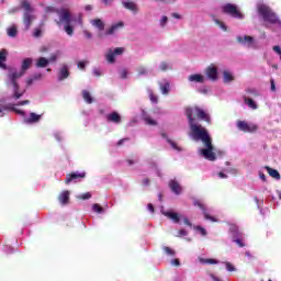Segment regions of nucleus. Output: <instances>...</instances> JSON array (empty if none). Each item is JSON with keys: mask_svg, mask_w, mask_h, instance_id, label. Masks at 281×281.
I'll use <instances>...</instances> for the list:
<instances>
[{"mask_svg": "<svg viewBox=\"0 0 281 281\" xmlns=\"http://www.w3.org/2000/svg\"><path fill=\"white\" fill-rule=\"evenodd\" d=\"M258 13L267 23H271V25H276L278 23L279 25H281L280 19H278V15L272 12L271 8H269L268 5L260 4L258 7Z\"/></svg>", "mask_w": 281, "mask_h": 281, "instance_id": "nucleus-3", "label": "nucleus"}, {"mask_svg": "<svg viewBox=\"0 0 281 281\" xmlns=\"http://www.w3.org/2000/svg\"><path fill=\"white\" fill-rule=\"evenodd\" d=\"M56 60H58V56L57 55H52L48 59V63H56Z\"/></svg>", "mask_w": 281, "mask_h": 281, "instance_id": "nucleus-53", "label": "nucleus"}, {"mask_svg": "<svg viewBox=\"0 0 281 281\" xmlns=\"http://www.w3.org/2000/svg\"><path fill=\"white\" fill-rule=\"evenodd\" d=\"M87 67V61H79L78 69H85Z\"/></svg>", "mask_w": 281, "mask_h": 281, "instance_id": "nucleus-50", "label": "nucleus"}, {"mask_svg": "<svg viewBox=\"0 0 281 281\" xmlns=\"http://www.w3.org/2000/svg\"><path fill=\"white\" fill-rule=\"evenodd\" d=\"M266 170L272 179H280V172L271 167H266Z\"/></svg>", "mask_w": 281, "mask_h": 281, "instance_id": "nucleus-27", "label": "nucleus"}, {"mask_svg": "<svg viewBox=\"0 0 281 281\" xmlns=\"http://www.w3.org/2000/svg\"><path fill=\"white\" fill-rule=\"evenodd\" d=\"M226 270L227 271H236V268L231 262H226Z\"/></svg>", "mask_w": 281, "mask_h": 281, "instance_id": "nucleus-47", "label": "nucleus"}, {"mask_svg": "<svg viewBox=\"0 0 281 281\" xmlns=\"http://www.w3.org/2000/svg\"><path fill=\"white\" fill-rule=\"evenodd\" d=\"M31 66H32V58H25L22 61V67H21L22 70L20 72L12 71L8 75L9 82H7V87H12L13 89L12 98L14 100H21V98H23V95L25 94V90H21V87L19 86V82L16 80H19V78H21L23 74H25V71L30 69Z\"/></svg>", "mask_w": 281, "mask_h": 281, "instance_id": "nucleus-2", "label": "nucleus"}, {"mask_svg": "<svg viewBox=\"0 0 281 281\" xmlns=\"http://www.w3.org/2000/svg\"><path fill=\"white\" fill-rule=\"evenodd\" d=\"M70 192L65 190V191H61L59 193V195L57 196V201H59L60 205H69V196H70Z\"/></svg>", "mask_w": 281, "mask_h": 281, "instance_id": "nucleus-11", "label": "nucleus"}, {"mask_svg": "<svg viewBox=\"0 0 281 281\" xmlns=\"http://www.w3.org/2000/svg\"><path fill=\"white\" fill-rule=\"evenodd\" d=\"M92 210L97 214H102V212H104V209L98 203L92 205Z\"/></svg>", "mask_w": 281, "mask_h": 281, "instance_id": "nucleus-36", "label": "nucleus"}, {"mask_svg": "<svg viewBox=\"0 0 281 281\" xmlns=\"http://www.w3.org/2000/svg\"><path fill=\"white\" fill-rule=\"evenodd\" d=\"M168 23V16L164 15L162 19L160 20V25L164 27Z\"/></svg>", "mask_w": 281, "mask_h": 281, "instance_id": "nucleus-51", "label": "nucleus"}, {"mask_svg": "<svg viewBox=\"0 0 281 281\" xmlns=\"http://www.w3.org/2000/svg\"><path fill=\"white\" fill-rule=\"evenodd\" d=\"M59 21L64 23V30L68 36H74V26L71 25V13L67 9L59 12Z\"/></svg>", "mask_w": 281, "mask_h": 281, "instance_id": "nucleus-5", "label": "nucleus"}, {"mask_svg": "<svg viewBox=\"0 0 281 281\" xmlns=\"http://www.w3.org/2000/svg\"><path fill=\"white\" fill-rule=\"evenodd\" d=\"M143 186H150V179L145 178V179L143 180Z\"/></svg>", "mask_w": 281, "mask_h": 281, "instance_id": "nucleus-60", "label": "nucleus"}, {"mask_svg": "<svg viewBox=\"0 0 281 281\" xmlns=\"http://www.w3.org/2000/svg\"><path fill=\"white\" fill-rule=\"evenodd\" d=\"M237 43H239L240 45H245V43H247V35L243 36H237Z\"/></svg>", "mask_w": 281, "mask_h": 281, "instance_id": "nucleus-43", "label": "nucleus"}, {"mask_svg": "<svg viewBox=\"0 0 281 281\" xmlns=\"http://www.w3.org/2000/svg\"><path fill=\"white\" fill-rule=\"evenodd\" d=\"M26 85H27V87H32V85H34V78H29L26 80Z\"/></svg>", "mask_w": 281, "mask_h": 281, "instance_id": "nucleus-58", "label": "nucleus"}, {"mask_svg": "<svg viewBox=\"0 0 281 281\" xmlns=\"http://www.w3.org/2000/svg\"><path fill=\"white\" fill-rule=\"evenodd\" d=\"M223 76H224V82H233L234 80V75H232V72H229L228 70H224L223 71Z\"/></svg>", "mask_w": 281, "mask_h": 281, "instance_id": "nucleus-29", "label": "nucleus"}, {"mask_svg": "<svg viewBox=\"0 0 281 281\" xmlns=\"http://www.w3.org/2000/svg\"><path fill=\"white\" fill-rule=\"evenodd\" d=\"M7 34L11 38H14L16 36V34H19V31L16 30V26H11L8 29Z\"/></svg>", "mask_w": 281, "mask_h": 281, "instance_id": "nucleus-32", "label": "nucleus"}, {"mask_svg": "<svg viewBox=\"0 0 281 281\" xmlns=\"http://www.w3.org/2000/svg\"><path fill=\"white\" fill-rule=\"evenodd\" d=\"M186 115L189 120L190 137H192L194 142H202L205 146V148L200 150L201 155H203L204 159H207L209 161H216V154L214 153V145H212V137L205 127L194 122L195 116L198 120H203L210 124V115L199 106L187 108Z\"/></svg>", "mask_w": 281, "mask_h": 281, "instance_id": "nucleus-1", "label": "nucleus"}, {"mask_svg": "<svg viewBox=\"0 0 281 281\" xmlns=\"http://www.w3.org/2000/svg\"><path fill=\"white\" fill-rule=\"evenodd\" d=\"M205 74L209 80H212L213 82L218 80V69L216 67L209 66L205 70Z\"/></svg>", "mask_w": 281, "mask_h": 281, "instance_id": "nucleus-10", "label": "nucleus"}, {"mask_svg": "<svg viewBox=\"0 0 281 281\" xmlns=\"http://www.w3.org/2000/svg\"><path fill=\"white\" fill-rule=\"evenodd\" d=\"M93 76H95L97 78H100V76H102V71H100V69H94Z\"/></svg>", "mask_w": 281, "mask_h": 281, "instance_id": "nucleus-54", "label": "nucleus"}, {"mask_svg": "<svg viewBox=\"0 0 281 281\" xmlns=\"http://www.w3.org/2000/svg\"><path fill=\"white\" fill-rule=\"evenodd\" d=\"M161 214H164V216L170 218V221H173L175 223H180L181 221V218L179 217V213H175L172 211H161Z\"/></svg>", "mask_w": 281, "mask_h": 281, "instance_id": "nucleus-13", "label": "nucleus"}, {"mask_svg": "<svg viewBox=\"0 0 281 281\" xmlns=\"http://www.w3.org/2000/svg\"><path fill=\"white\" fill-rule=\"evenodd\" d=\"M237 128L239 131H244V133H247V122L245 121H238L237 122Z\"/></svg>", "mask_w": 281, "mask_h": 281, "instance_id": "nucleus-33", "label": "nucleus"}, {"mask_svg": "<svg viewBox=\"0 0 281 281\" xmlns=\"http://www.w3.org/2000/svg\"><path fill=\"white\" fill-rule=\"evenodd\" d=\"M85 177H87L86 172H71L66 176L65 183L67 186H69V183H71V181L76 182V181H78V179H85Z\"/></svg>", "mask_w": 281, "mask_h": 281, "instance_id": "nucleus-9", "label": "nucleus"}, {"mask_svg": "<svg viewBox=\"0 0 281 281\" xmlns=\"http://www.w3.org/2000/svg\"><path fill=\"white\" fill-rule=\"evenodd\" d=\"M201 261L204 262V265H218L216 259H202Z\"/></svg>", "mask_w": 281, "mask_h": 281, "instance_id": "nucleus-38", "label": "nucleus"}, {"mask_svg": "<svg viewBox=\"0 0 281 281\" xmlns=\"http://www.w3.org/2000/svg\"><path fill=\"white\" fill-rule=\"evenodd\" d=\"M21 8L25 10L23 14V23L26 30H29L30 27H32V23L36 20V15L32 14V12H34V9L32 8V4H30V1L27 0L21 1Z\"/></svg>", "mask_w": 281, "mask_h": 281, "instance_id": "nucleus-4", "label": "nucleus"}, {"mask_svg": "<svg viewBox=\"0 0 281 281\" xmlns=\"http://www.w3.org/2000/svg\"><path fill=\"white\" fill-rule=\"evenodd\" d=\"M148 95L153 104H157L159 102V98L157 97V94H155V92H153V90H148Z\"/></svg>", "mask_w": 281, "mask_h": 281, "instance_id": "nucleus-31", "label": "nucleus"}, {"mask_svg": "<svg viewBox=\"0 0 281 281\" xmlns=\"http://www.w3.org/2000/svg\"><path fill=\"white\" fill-rule=\"evenodd\" d=\"M189 82H200V83H203V82H205V77H203V75L193 74V75L189 76Z\"/></svg>", "mask_w": 281, "mask_h": 281, "instance_id": "nucleus-21", "label": "nucleus"}, {"mask_svg": "<svg viewBox=\"0 0 281 281\" xmlns=\"http://www.w3.org/2000/svg\"><path fill=\"white\" fill-rule=\"evenodd\" d=\"M162 251H165L167 256H171V257H175V254H176L175 250L168 246H164Z\"/></svg>", "mask_w": 281, "mask_h": 281, "instance_id": "nucleus-35", "label": "nucleus"}, {"mask_svg": "<svg viewBox=\"0 0 281 281\" xmlns=\"http://www.w3.org/2000/svg\"><path fill=\"white\" fill-rule=\"evenodd\" d=\"M105 60L110 65H113L115 63V53H113V49H109L108 53L105 54Z\"/></svg>", "mask_w": 281, "mask_h": 281, "instance_id": "nucleus-24", "label": "nucleus"}, {"mask_svg": "<svg viewBox=\"0 0 281 281\" xmlns=\"http://www.w3.org/2000/svg\"><path fill=\"white\" fill-rule=\"evenodd\" d=\"M270 85H271L270 87L271 91H276V80L271 79Z\"/></svg>", "mask_w": 281, "mask_h": 281, "instance_id": "nucleus-57", "label": "nucleus"}, {"mask_svg": "<svg viewBox=\"0 0 281 281\" xmlns=\"http://www.w3.org/2000/svg\"><path fill=\"white\" fill-rule=\"evenodd\" d=\"M147 210H149L151 214H155V206L153 205V203L147 204Z\"/></svg>", "mask_w": 281, "mask_h": 281, "instance_id": "nucleus-52", "label": "nucleus"}, {"mask_svg": "<svg viewBox=\"0 0 281 281\" xmlns=\"http://www.w3.org/2000/svg\"><path fill=\"white\" fill-rule=\"evenodd\" d=\"M106 120L113 124H120L122 122V116H120V113L117 112H112L106 115Z\"/></svg>", "mask_w": 281, "mask_h": 281, "instance_id": "nucleus-15", "label": "nucleus"}, {"mask_svg": "<svg viewBox=\"0 0 281 281\" xmlns=\"http://www.w3.org/2000/svg\"><path fill=\"white\" fill-rule=\"evenodd\" d=\"M131 138L126 137V138H122L116 143V146H123L124 142H128Z\"/></svg>", "mask_w": 281, "mask_h": 281, "instance_id": "nucleus-49", "label": "nucleus"}, {"mask_svg": "<svg viewBox=\"0 0 281 281\" xmlns=\"http://www.w3.org/2000/svg\"><path fill=\"white\" fill-rule=\"evenodd\" d=\"M42 77H43V75L36 74V75L33 76V79L34 80H41Z\"/></svg>", "mask_w": 281, "mask_h": 281, "instance_id": "nucleus-63", "label": "nucleus"}, {"mask_svg": "<svg viewBox=\"0 0 281 281\" xmlns=\"http://www.w3.org/2000/svg\"><path fill=\"white\" fill-rule=\"evenodd\" d=\"M122 5L125 8V10H130V12H134V14H137V12H139V8L137 7V3L131 0L123 1Z\"/></svg>", "mask_w": 281, "mask_h": 281, "instance_id": "nucleus-12", "label": "nucleus"}, {"mask_svg": "<svg viewBox=\"0 0 281 281\" xmlns=\"http://www.w3.org/2000/svg\"><path fill=\"white\" fill-rule=\"evenodd\" d=\"M25 104H30V100L20 101L18 106H25Z\"/></svg>", "mask_w": 281, "mask_h": 281, "instance_id": "nucleus-56", "label": "nucleus"}, {"mask_svg": "<svg viewBox=\"0 0 281 281\" xmlns=\"http://www.w3.org/2000/svg\"><path fill=\"white\" fill-rule=\"evenodd\" d=\"M42 34H43V31H41V29H35L33 32V36L35 38H41Z\"/></svg>", "mask_w": 281, "mask_h": 281, "instance_id": "nucleus-42", "label": "nucleus"}, {"mask_svg": "<svg viewBox=\"0 0 281 281\" xmlns=\"http://www.w3.org/2000/svg\"><path fill=\"white\" fill-rule=\"evenodd\" d=\"M247 47L250 49H258L260 45L258 44V41H256L252 36H247Z\"/></svg>", "mask_w": 281, "mask_h": 281, "instance_id": "nucleus-20", "label": "nucleus"}, {"mask_svg": "<svg viewBox=\"0 0 281 281\" xmlns=\"http://www.w3.org/2000/svg\"><path fill=\"white\" fill-rule=\"evenodd\" d=\"M179 238L183 237V236H188V231L186 229H180L178 232V235H177Z\"/></svg>", "mask_w": 281, "mask_h": 281, "instance_id": "nucleus-46", "label": "nucleus"}, {"mask_svg": "<svg viewBox=\"0 0 281 281\" xmlns=\"http://www.w3.org/2000/svg\"><path fill=\"white\" fill-rule=\"evenodd\" d=\"M113 54H114V56H122V54H124V48H122V47H116V48L113 50Z\"/></svg>", "mask_w": 281, "mask_h": 281, "instance_id": "nucleus-41", "label": "nucleus"}, {"mask_svg": "<svg viewBox=\"0 0 281 281\" xmlns=\"http://www.w3.org/2000/svg\"><path fill=\"white\" fill-rule=\"evenodd\" d=\"M143 120L148 126H157V121L153 120L149 115H145Z\"/></svg>", "mask_w": 281, "mask_h": 281, "instance_id": "nucleus-30", "label": "nucleus"}, {"mask_svg": "<svg viewBox=\"0 0 281 281\" xmlns=\"http://www.w3.org/2000/svg\"><path fill=\"white\" fill-rule=\"evenodd\" d=\"M168 144H170L171 148H173V150H178L181 151V147L177 146V143H175V140L172 139H167Z\"/></svg>", "mask_w": 281, "mask_h": 281, "instance_id": "nucleus-37", "label": "nucleus"}, {"mask_svg": "<svg viewBox=\"0 0 281 281\" xmlns=\"http://www.w3.org/2000/svg\"><path fill=\"white\" fill-rule=\"evenodd\" d=\"M193 205H195V207H199L200 210H202L203 214H204V218L206 221H212V223H216V217L209 215L207 210L205 209V204H203L200 200H194L193 201Z\"/></svg>", "mask_w": 281, "mask_h": 281, "instance_id": "nucleus-8", "label": "nucleus"}, {"mask_svg": "<svg viewBox=\"0 0 281 281\" xmlns=\"http://www.w3.org/2000/svg\"><path fill=\"white\" fill-rule=\"evenodd\" d=\"M223 14H227L228 16H232L233 19H245V15L240 12L238 7L233 3H226L222 7Z\"/></svg>", "mask_w": 281, "mask_h": 281, "instance_id": "nucleus-6", "label": "nucleus"}, {"mask_svg": "<svg viewBox=\"0 0 281 281\" xmlns=\"http://www.w3.org/2000/svg\"><path fill=\"white\" fill-rule=\"evenodd\" d=\"M169 188L173 194H181V184L177 180H170Z\"/></svg>", "mask_w": 281, "mask_h": 281, "instance_id": "nucleus-18", "label": "nucleus"}, {"mask_svg": "<svg viewBox=\"0 0 281 281\" xmlns=\"http://www.w3.org/2000/svg\"><path fill=\"white\" fill-rule=\"evenodd\" d=\"M119 27H124V22H119L116 24H112L110 29L105 31V36H111L117 32Z\"/></svg>", "mask_w": 281, "mask_h": 281, "instance_id": "nucleus-19", "label": "nucleus"}, {"mask_svg": "<svg viewBox=\"0 0 281 281\" xmlns=\"http://www.w3.org/2000/svg\"><path fill=\"white\" fill-rule=\"evenodd\" d=\"M195 229H198V232H200L203 236H207V231H205V228L196 226Z\"/></svg>", "mask_w": 281, "mask_h": 281, "instance_id": "nucleus-45", "label": "nucleus"}, {"mask_svg": "<svg viewBox=\"0 0 281 281\" xmlns=\"http://www.w3.org/2000/svg\"><path fill=\"white\" fill-rule=\"evenodd\" d=\"M159 89L162 95H168V93H170V82L166 81L165 83H159Z\"/></svg>", "mask_w": 281, "mask_h": 281, "instance_id": "nucleus-23", "label": "nucleus"}, {"mask_svg": "<svg viewBox=\"0 0 281 281\" xmlns=\"http://www.w3.org/2000/svg\"><path fill=\"white\" fill-rule=\"evenodd\" d=\"M126 76H128V72L126 71V69H123L122 71H121V78H126Z\"/></svg>", "mask_w": 281, "mask_h": 281, "instance_id": "nucleus-59", "label": "nucleus"}, {"mask_svg": "<svg viewBox=\"0 0 281 281\" xmlns=\"http://www.w3.org/2000/svg\"><path fill=\"white\" fill-rule=\"evenodd\" d=\"M91 25L93 27H97V30H99V32H104V27H105V24H104V21H102V19H93L90 21Z\"/></svg>", "mask_w": 281, "mask_h": 281, "instance_id": "nucleus-17", "label": "nucleus"}, {"mask_svg": "<svg viewBox=\"0 0 281 281\" xmlns=\"http://www.w3.org/2000/svg\"><path fill=\"white\" fill-rule=\"evenodd\" d=\"M45 12L49 13V12H56V8L54 7H46L45 8Z\"/></svg>", "mask_w": 281, "mask_h": 281, "instance_id": "nucleus-55", "label": "nucleus"}, {"mask_svg": "<svg viewBox=\"0 0 281 281\" xmlns=\"http://www.w3.org/2000/svg\"><path fill=\"white\" fill-rule=\"evenodd\" d=\"M82 98L87 104H93V97H91V92H89V90L82 91Z\"/></svg>", "mask_w": 281, "mask_h": 281, "instance_id": "nucleus-26", "label": "nucleus"}, {"mask_svg": "<svg viewBox=\"0 0 281 281\" xmlns=\"http://www.w3.org/2000/svg\"><path fill=\"white\" fill-rule=\"evenodd\" d=\"M258 131V125L254 123H248L247 124V132L248 133H256Z\"/></svg>", "mask_w": 281, "mask_h": 281, "instance_id": "nucleus-34", "label": "nucleus"}, {"mask_svg": "<svg viewBox=\"0 0 281 281\" xmlns=\"http://www.w3.org/2000/svg\"><path fill=\"white\" fill-rule=\"evenodd\" d=\"M69 78V67L67 65H64L58 72V80L59 82H63V80H67Z\"/></svg>", "mask_w": 281, "mask_h": 281, "instance_id": "nucleus-14", "label": "nucleus"}, {"mask_svg": "<svg viewBox=\"0 0 281 281\" xmlns=\"http://www.w3.org/2000/svg\"><path fill=\"white\" fill-rule=\"evenodd\" d=\"M85 36L87 37V38H92V34H91V32H89V31H85Z\"/></svg>", "mask_w": 281, "mask_h": 281, "instance_id": "nucleus-64", "label": "nucleus"}, {"mask_svg": "<svg viewBox=\"0 0 281 281\" xmlns=\"http://www.w3.org/2000/svg\"><path fill=\"white\" fill-rule=\"evenodd\" d=\"M104 5H111L113 3V0H101Z\"/></svg>", "mask_w": 281, "mask_h": 281, "instance_id": "nucleus-62", "label": "nucleus"}, {"mask_svg": "<svg viewBox=\"0 0 281 281\" xmlns=\"http://www.w3.org/2000/svg\"><path fill=\"white\" fill-rule=\"evenodd\" d=\"M47 65H49V59H47V58H45V57H40V58L37 59L36 67H37L38 69L45 68V67H47Z\"/></svg>", "mask_w": 281, "mask_h": 281, "instance_id": "nucleus-25", "label": "nucleus"}, {"mask_svg": "<svg viewBox=\"0 0 281 281\" xmlns=\"http://www.w3.org/2000/svg\"><path fill=\"white\" fill-rule=\"evenodd\" d=\"M78 199H80L81 201H87L91 199V194L89 192L82 193L81 195L78 196Z\"/></svg>", "mask_w": 281, "mask_h": 281, "instance_id": "nucleus-40", "label": "nucleus"}, {"mask_svg": "<svg viewBox=\"0 0 281 281\" xmlns=\"http://www.w3.org/2000/svg\"><path fill=\"white\" fill-rule=\"evenodd\" d=\"M231 234L233 238V243H236L238 247H245V244L243 243V234L238 231V227L233 226L231 227Z\"/></svg>", "mask_w": 281, "mask_h": 281, "instance_id": "nucleus-7", "label": "nucleus"}, {"mask_svg": "<svg viewBox=\"0 0 281 281\" xmlns=\"http://www.w3.org/2000/svg\"><path fill=\"white\" fill-rule=\"evenodd\" d=\"M138 76H146L148 71L144 67H138L137 68Z\"/></svg>", "mask_w": 281, "mask_h": 281, "instance_id": "nucleus-44", "label": "nucleus"}, {"mask_svg": "<svg viewBox=\"0 0 281 281\" xmlns=\"http://www.w3.org/2000/svg\"><path fill=\"white\" fill-rule=\"evenodd\" d=\"M41 117H43V115L31 112L30 117L25 119L24 122L26 124H36L37 122H41Z\"/></svg>", "mask_w": 281, "mask_h": 281, "instance_id": "nucleus-16", "label": "nucleus"}, {"mask_svg": "<svg viewBox=\"0 0 281 281\" xmlns=\"http://www.w3.org/2000/svg\"><path fill=\"white\" fill-rule=\"evenodd\" d=\"M247 106L251 109V111L258 110V103L251 98H247Z\"/></svg>", "mask_w": 281, "mask_h": 281, "instance_id": "nucleus-28", "label": "nucleus"}, {"mask_svg": "<svg viewBox=\"0 0 281 281\" xmlns=\"http://www.w3.org/2000/svg\"><path fill=\"white\" fill-rule=\"evenodd\" d=\"M7 56H8L7 49L0 50V69H7V66L4 64L7 60Z\"/></svg>", "mask_w": 281, "mask_h": 281, "instance_id": "nucleus-22", "label": "nucleus"}, {"mask_svg": "<svg viewBox=\"0 0 281 281\" xmlns=\"http://www.w3.org/2000/svg\"><path fill=\"white\" fill-rule=\"evenodd\" d=\"M215 23L221 27V30L227 32V25H225V23H223L221 20H215Z\"/></svg>", "mask_w": 281, "mask_h": 281, "instance_id": "nucleus-39", "label": "nucleus"}, {"mask_svg": "<svg viewBox=\"0 0 281 281\" xmlns=\"http://www.w3.org/2000/svg\"><path fill=\"white\" fill-rule=\"evenodd\" d=\"M160 69H161V71H167V70H168V63L162 61V63L160 64Z\"/></svg>", "mask_w": 281, "mask_h": 281, "instance_id": "nucleus-48", "label": "nucleus"}, {"mask_svg": "<svg viewBox=\"0 0 281 281\" xmlns=\"http://www.w3.org/2000/svg\"><path fill=\"white\" fill-rule=\"evenodd\" d=\"M184 225H188L189 227H192V223L190 222V220H188V217H184Z\"/></svg>", "mask_w": 281, "mask_h": 281, "instance_id": "nucleus-61", "label": "nucleus"}]
</instances>
